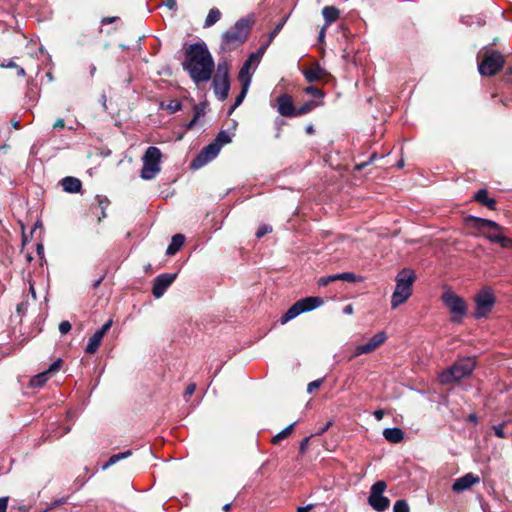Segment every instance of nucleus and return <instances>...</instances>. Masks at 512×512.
Wrapping results in <instances>:
<instances>
[{"mask_svg": "<svg viewBox=\"0 0 512 512\" xmlns=\"http://www.w3.org/2000/svg\"><path fill=\"white\" fill-rule=\"evenodd\" d=\"M191 80L199 85L211 80L215 62L205 42H196L188 46L182 63Z\"/></svg>", "mask_w": 512, "mask_h": 512, "instance_id": "obj_1", "label": "nucleus"}, {"mask_svg": "<svg viewBox=\"0 0 512 512\" xmlns=\"http://www.w3.org/2000/svg\"><path fill=\"white\" fill-rule=\"evenodd\" d=\"M253 21L248 18H240L229 30L221 36L220 49L222 52H230L244 44L250 34Z\"/></svg>", "mask_w": 512, "mask_h": 512, "instance_id": "obj_2", "label": "nucleus"}, {"mask_svg": "<svg viewBox=\"0 0 512 512\" xmlns=\"http://www.w3.org/2000/svg\"><path fill=\"white\" fill-rule=\"evenodd\" d=\"M415 279V272L409 268H404L398 273L396 286L391 297V307L393 309L405 303L412 295V287Z\"/></svg>", "mask_w": 512, "mask_h": 512, "instance_id": "obj_3", "label": "nucleus"}, {"mask_svg": "<svg viewBox=\"0 0 512 512\" xmlns=\"http://www.w3.org/2000/svg\"><path fill=\"white\" fill-rule=\"evenodd\" d=\"M479 57L481 60L478 62V71L482 76H494L504 67L505 58L496 50L483 48Z\"/></svg>", "mask_w": 512, "mask_h": 512, "instance_id": "obj_4", "label": "nucleus"}, {"mask_svg": "<svg viewBox=\"0 0 512 512\" xmlns=\"http://www.w3.org/2000/svg\"><path fill=\"white\" fill-rule=\"evenodd\" d=\"M475 368L473 358L466 357L455 362L450 368L443 371L440 376L442 384H450L468 377Z\"/></svg>", "mask_w": 512, "mask_h": 512, "instance_id": "obj_5", "label": "nucleus"}, {"mask_svg": "<svg viewBox=\"0 0 512 512\" xmlns=\"http://www.w3.org/2000/svg\"><path fill=\"white\" fill-rule=\"evenodd\" d=\"M162 153L159 148L155 146H149L143 157V166L140 172V177L144 180H152L160 172Z\"/></svg>", "mask_w": 512, "mask_h": 512, "instance_id": "obj_6", "label": "nucleus"}, {"mask_svg": "<svg viewBox=\"0 0 512 512\" xmlns=\"http://www.w3.org/2000/svg\"><path fill=\"white\" fill-rule=\"evenodd\" d=\"M323 303V300L320 297H305L298 301H296L280 318L281 324H286L287 322L293 320L300 314L304 312H309L317 307H319Z\"/></svg>", "mask_w": 512, "mask_h": 512, "instance_id": "obj_7", "label": "nucleus"}, {"mask_svg": "<svg viewBox=\"0 0 512 512\" xmlns=\"http://www.w3.org/2000/svg\"><path fill=\"white\" fill-rule=\"evenodd\" d=\"M441 299L444 305L454 315L452 317V321L460 322L467 312L465 301L450 289H447L443 292Z\"/></svg>", "mask_w": 512, "mask_h": 512, "instance_id": "obj_8", "label": "nucleus"}, {"mask_svg": "<svg viewBox=\"0 0 512 512\" xmlns=\"http://www.w3.org/2000/svg\"><path fill=\"white\" fill-rule=\"evenodd\" d=\"M386 487L385 481L382 480L375 482L371 486L368 503L377 512H383L389 508L390 501L387 497L383 496Z\"/></svg>", "mask_w": 512, "mask_h": 512, "instance_id": "obj_9", "label": "nucleus"}, {"mask_svg": "<svg viewBox=\"0 0 512 512\" xmlns=\"http://www.w3.org/2000/svg\"><path fill=\"white\" fill-rule=\"evenodd\" d=\"M474 300L476 304L474 316L477 319L490 313L495 303V297L490 289L481 290Z\"/></svg>", "mask_w": 512, "mask_h": 512, "instance_id": "obj_10", "label": "nucleus"}, {"mask_svg": "<svg viewBox=\"0 0 512 512\" xmlns=\"http://www.w3.org/2000/svg\"><path fill=\"white\" fill-rule=\"evenodd\" d=\"M219 146L214 143L213 141L203 147L201 151L198 153V155L191 161L190 167L191 169H199L215 159L218 154L220 153Z\"/></svg>", "mask_w": 512, "mask_h": 512, "instance_id": "obj_11", "label": "nucleus"}, {"mask_svg": "<svg viewBox=\"0 0 512 512\" xmlns=\"http://www.w3.org/2000/svg\"><path fill=\"white\" fill-rule=\"evenodd\" d=\"M177 277V273H162L155 277L152 287V295L159 299L167 289L172 285Z\"/></svg>", "mask_w": 512, "mask_h": 512, "instance_id": "obj_12", "label": "nucleus"}, {"mask_svg": "<svg viewBox=\"0 0 512 512\" xmlns=\"http://www.w3.org/2000/svg\"><path fill=\"white\" fill-rule=\"evenodd\" d=\"M387 339L386 333L380 331L372 336V338L365 344L358 345L355 348L354 356H360L362 354H368L373 352L376 348L382 345Z\"/></svg>", "mask_w": 512, "mask_h": 512, "instance_id": "obj_13", "label": "nucleus"}, {"mask_svg": "<svg viewBox=\"0 0 512 512\" xmlns=\"http://www.w3.org/2000/svg\"><path fill=\"white\" fill-rule=\"evenodd\" d=\"M277 110L281 116L296 117V107L288 94H281L277 98Z\"/></svg>", "mask_w": 512, "mask_h": 512, "instance_id": "obj_14", "label": "nucleus"}, {"mask_svg": "<svg viewBox=\"0 0 512 512\" xmlns=\"http://www.w3.org/2000/svg\"><path fill=\"white\" fill-rule=\"evenodd\" d=\"M212 88L219 101H225L230 91V79L212 77Z\"/></svg>", "mask_w": 512, "mask_h": 512, "instance_id": "obj_15", "label": "nucleus"}, {"mask_svg": "<svg viewBox=\"0 0 512 512\" xmlns=\"http://www.w3.org/2000/svg\"><path fill=\"white\" fill-rule=\"evenodd\" d=\"M480 478L473 473H467L464 476L456 479L452 485V490L455 492H463L474 484L479 483Z\"/></svg>", "mask_w": 512, "mask_h": 512, "instance_id": "obj_16", "label": "nucleus"}, {"mask_svg": "<svg viewBox=\"0 0 512 512\" xmlns=\"http://www.w3.org/2000/svg\"><path fill=\"white\" fill-rule=\"evenodd\" d=\"M467 220L469 222H472L473 226L480 231H483L485 228H489L494 231L504 232V228L502 226H500L497 222L490 219L481 218L477 216H469Z\"/></svg>", "mask_w": 512, "mask_h": 512, "instance_id": "obj_17", "label": "nucleus"}, {"mask_svg": "<svg viewBox=\"0 0 512 512\" xmlns=\"http://www.w3.org/2000/svg\"><path fill=\"white\" fill-rule=\"evenodd\" d=\"M255 56H256V54H250L249 57L243 63V65L239 71L238 78H239L241 85H244V83L246 81H248V86H250V84H251L252 74L250 73V68L252 65V57H255Z\"/></svg>", "mask_w": 512, "mask_h": 512, "instance_id": "obj_18", "label": "nucleus"}, {"mask_svg": "<svg viewBox=\"0 0 512 512\" xmlns=\"http://www.w3.org/2000/svg\"><path fill=\"white\" fill-rule=\"evenodd\" d=\"M62 187L65 192L77 193L81 190L82 183L76 177L67 176L62 179Z\"/></svg>", "mask_w": 512, "mask_h": 512, "instance_id": "obj_19", "label": "nucleus"}, {"mask_svg": "<svg viewBox=\"0 0 512 512\" xmlns=\"http://www.w3.org/2000/svg\"><path fill=\"white\" fill-rule=\"evenodd\" d=\"M384 438L391 443H400L404 439V432L398 427L385 428L383 431Z\"/></svg>", "mask_w": 512, "mask_h": 512, "instance_id": "obj_20", "label": "nucleus"}, {"mask_svg": "<svg viewBox=\"0 0 512 512\" xmlns=\"http://www.w3.org/2000/svg\"><path fill=\"white\" fill-rule=\"evenodd\" d=\"M474 199L482 204L483 206H486L487 208L494 210L496 208V201L494 198H490L488 196V192L486 189H479L475 195Z\"/></svg>", "mask_w": 512, "mask_h": 512, "instance_id": "obj_21", "label": "nucleus"}, {"mask_svg": "<svg viewBox=\"0 0 512 512\" xmlns=\"http://www.w3.org/2000/svg\"><path fill=\"white\" fill-rule=\"evenodd\" d=\"M184 242H185V236L183 234H175L172 237L171 242L166 249V255L167 256L175 255L181 249Z\"/></svg>", "mask_w": 512, "mask_h": 512, "instance_id": "obj_22", "label": "nucleus"}, {"mask_svg": "<svg viewBox=\"0 0 512 512\" xmlns=\"http://www.w3.org/2000/svg\"><path fill=\"white\" fill-rule=\"evenodd\" d=\"M322 15L325 20V27L330 26L337 21L340 16V11L335 6H325L322 9Z\"/></svg>", "mask_w": 512, "mask_h": 512, "instance_id": "obj_23", "label": "nucleus"}, {"mask_svg": "<svg viewBox=\"0 0 512 512\" xmlns=\"http://www.w3.org/2000/svg\"><path fill=\"white\" fill-rule=\"evenodd\" d=\"M325 74V70L321 68L319 65L310 69H306L303 72L305 79L310 83L320 80V78L323 77Z\"/></svg>", "mask_w": 512, "mask_h": 512, "instance_id": "obj_24", "label": "nucleus"}, {"mask_svg": "<svg viewBox=\"0 0 512 512\" xmlns=\"http://www.w3.org/2000/svg\"><path fill=\"white\" fill-rule=\"evenodd\" d=\"M101 332H95L88 340L87 346L85 348V352L88 354H94L100 347L103 336L100 334Z\"/></svg>", "mask_w": 512, "mask_h": 512, "instance_id": "obj_25", "label": "nucleus"}, {"mask_svg": "<svg viewBox=\"0 0 512 512\" xmlns=\"http://www.w3.org/2000/svg\"><path fill=\"white\" fill-rule=\"evenodd\" d=\"M132 455V450H126L117 454H113L109 457L108 461L103 464L102 470H106L112 465L116 464L120 460L126 459Z\"/></svg>", "mask_w": 512, "mask_h": 512, "instance_id": "obj_26", "label": "nucleus"}, {"mask_svg": "<svg viewBox=\"0 0 512 512\" xmlns=\"http://www.w3.org/2000/svg\"><path fill=\"white\" fill-rule=\"evenodd\" d=\"M249 87L248 86V81H246L244 83V85H241V91L239 92V94L236 96L235 98V101L233 103V105L229 108V111H228V114H232L233 111L242 104V102L244 101L247 93H248V90H249Z\"/></svg>", "mask_w": 512, "mask_h": 512, "instance_id": "obj_27", "label": "nucleus"}, {"mask_svg": "<svg viewBox=\"0 0 512 512\" xmlns=\"http://www.w3.org/2000/svg\"><path fill=\"white\" fill-rule=\"evenodd\" d=\"M50 378V375L48 372L43 371L38 373L37 375H34L30 380V386L32 388H39L42 387Z\"/></svg>", "mask_w": 512, "mask_h": 512, "instance_id": "obj_28", "label": "nucleus"}, {"mask_svg": "<svg viewBox=\"0 0 512 512\" xmlns=\"http://www.w3.org/2000/svg\"><path fill=\"white\" fill-rule=\"evenodd\" d=\"M221 18V12L218 8H211L204 22V27L208 28L217 23Z\"/></svg>", "mask_w": 512, "mask_h": 512, "instance_id": "obj_29", "label": "nucleus"}, {"mask_svg": "<svg viewBox=\"0 0 512 512\" xmlns=\"http://www.w3.org/2000/svg\"><path fill=\"white\" fill-rule=\"evenodd\" d=\"M233 134L229 133L226 130H221L213 140L214 143H216L219 148L221 149L224 145L229 144L232 142Z\"/></svg>", "mask_w": 512, "mask_h": 512, "instance_id": "obj_30", "label": "nucleus"}, {"mask_svg": "<svg viewBox=\"0 0 512 512\" xmlns=\"http://www.w3.org/2000/svg\"><path fill=\"white\" fill-rule=\"evenodd\" d=\"M213 77L230 79L229 66L226 61L217 64L216 72Z\"/></svg>", "mask_w": 512, "mask_h": 512, "instance_id": "obj_31", "label": "nucleus"}, {"mask_svg": "<svg viewBox=\"0 0 512 512\" xmlns=\"http://www.w3.org/2000/svg\"><path fill=\"white\" fill-rule=\"evenodd\" d=\"M161 109H166L169 111V113L174 114L182 109V103L179 100H171L168 103L161 102L160 103Z\"/></svg>", "mask_w": 512, "mask_h": 512, "instance_id": "obj_32", "label": "nucleus"}, {"mask_svg": "<svg viewBox=\"0 0 512 512\" xmlns=\"http://www.w3.org/2000/svg\"><path fill=\"white\" fill-rule=\"evenodd\" d=\"M298 421H295L293 422L292 424L288 425L286 428H284L283 430H281L279 433H277L273 439H272V442L274 444H278L279 442H281L284 438H286L289 434H291L294 426L297 424Z\"/></svg>", "mask_w": 512, "mask_h": 512, "instance_id": "obj_33", "label": "nucleus"}, {"mask_svg": "<svg viewBox=\"0 0 512 512\" xmlns=\"http://www.w3.org/2000/svg\"><path fill=\"white\" fill-rule=\"evenodd\" d=\"M317 103L313 100H309L296 108V116L304 115L312 111L316 107Z\"/></svg>", "mask_w": 512, "mask_h": 512, "instance_id": "obj_34", "label": "nucleus"}, {"mask_svg": "<svg viewBox=\"0 0 512 512\" xmlns=\"http://www.w3.org/2000/svg\"><path fill=\"white\" fill-rule=\"evenodd\" d=\"M206 106L207 104L205 102H200L198 104H195L193 107V118L199 121L200 118H202L205 115L206 112Z\"/></svg>", "mask_w": 512, "mask_h": 512, "instance_id": "obj_35", "label": "nucleus"}, {"mask_svg": "<svg viewBox=\"0 0 512 512\" xmlns=\"http://www.w3.org/2000/svg\"><path fill=\"white\" fill-rule=\"evenodd\" d=\"M337 277H338V280H344V281H347L350 283H354V282L361 280L360 277H358L356 274H354L352 272L339 273V274H337Z\"/></svg>", "mask_w": 512, "mask_h": 512, "instance_id": "obj_36", "label": "nucleus"}, {"mask_svg": "<svg viewBox=\"0 0 512 512\" xmlns=\"http://www.w3.org/2000/svg\"><path fill=\"white\" fill-rule=\"evenodd\" d=\"M409 505L406 500H397L393 506V512H409Z\"/></svg>", "mask_w": 512, "mask_h": 512, "instance_id": "obj_37", "label": "nucleus"}, {"mask_svg": "<svg viewBox=\"0 0 512 512\" xmlns=\"http://www.w3.org/2000/svg\"><path fill=\"white\" fill-rule=\"evenodd\" d=\"M96 199H97L99 207L101 208V216L99 217V220H101V218L106 217L105 209L109 205V200L106 197H101L99 195L96 197Z\"/></svg>", "mask_w": 512, "mask_h": 512, "instance_id": "obj_38", "label": "nucleus"}, {"mask_svg": "<svg viewBox=\"0 0 512 512\" xmlns=\"http://www.w3.org/2000/svg\"><path fill=\"white\" fill-rule=\"evenodd\" d=\"M305 92L309 95H312L317 98H323L324 94L323 92L316 86L311 85L305 88Z\"/></svg>", "mask_w": 512, "mask_h": 512, "instance_id": "obj_39", "label": "nucleus"}, {"mask_svg": "<svg viewBox=\"0 0 512 512\" xmlns=\"http://www.w3.org/2000/svg\"><path fill=\"white\" fill-rule=\"evenodd\" d=\"M496 243L499 244L502 248H512V239L506 237L504 234L498 239H496Z\"/></svg>", "mask_w": 512, "mask_h": 512, "instance_id": "obj_40", "label": "nucleus"}, {"mask_svg": "<svg viewBox=\"0 0 512 512\" xmlns=\"http://www.w3.org/2000/svg\"><path fill=\"white\" fill-rule=\"evenodd\" d=\"M504 425H505V422L503 423H499L497 425H493L492 428H493V431H494V434L499 437V438H507V435L506 433L504 432Z\"/></svg>", "mask_w": 512, "mask_h": 512, "instance_id": "obj_41", "label": "nucleus"}, {"mask_svg": "<svg viewBox=\"0 0 512 512\" xmlns=\"http://www.w3.org/2000/svg\"><path fill=\"white\" fill-rule=\"evenodd\" d=\"M334 281H338L337 274L319 278L318 285L319 286H327L328 284H330L331 282H334Z\"/></svg>", "mask_w": 512, "mask_h": 512, "instance_id": "obj_42", "label": "nucleus"}, {"mask_svg": "<svg viewBox=\"0 0 512 512\" xmlns=\"http://www.w3.org/2000/svg\"><path fill=\"white\" fill-rule=\"evenodd\" d=\"M287 21V17L283 18L275 27L274 29L269 33V40L271 41L274 37L278 35V33L282 30L284 24Z\"/></svg>", "mask_w": 512, "mask_h": 512, "instance_id": "obj_43", "label": "nucleus"}, {"mask_svg": "<svg viewBox=\"0 0 512 512\" xmlns=\"http://www.w3.org/2000/svg\"><path fill=\"white\" fill-rule=\"evenodd\" d=\"M270 232H272V227L270 225H267V224L261 225L256 231V237L258 239H260Z\"/></svg>", "mask_w": 512, "mask_h": 512, "instance_id": "obj_44", "label": "nucleus"}, {"mask_svg": "<svg viewBox=\"0 0 512 512\" xmlns=\"http://www.w3.org/2000/svg\"><path fill=\"white\" fill-rule=\"evenodd\" d=\"M377 158H378V153L374 152V153L371 154V156L369 157V160L367 162L356 164L355 169L360 171L363 168H365L367 165H369L372 162H374Z\"/></svg>", "mask_w": 512, "mask_h": 512, "instance_id": "obj_45", "label": "nucleus"}, {"mask_svg": "<svg viewBox=\"0 0 512 512\" xmlns=\"http://www.w3.org/2000/svg\"><path fill=\"white\" fill-rule=\"evenodd\" d=\"M62 365V359L58 358L56 361H54L52 364H50L49 368L45 371L48 372L49 375L52 373L58 371Z\"/></svg>", "mask_w": 512, "mask_h": 512, "instance_id": "obj_46", "label": "nucleus"}, {"mask_svg": "<svg viewBox=\"0 0 512 512\" xmlns=\"http://www.w3.org/2000/svg\"><path fill=\"white\" fill-rule=\"evenodd\" d=\"M322 383H323V379H317V380L310 382L307 386V392L312 393L314 390L320 388Z\"/></svg>", "mask_w": 512, "mask_h": 512, "instance_id": "obj_47", "label": "nucleus"}, {"mask_svg": "<svg viewBox=\"0 0 512 512\" xmlns=\"http://www.w3.org/2000/svg\"><path fill=\"white\" fill-rule=\"evenodd\" d=\"M72 326H71V323L69 321H62L60 324H59V332L62 334V335H65L67 334L70 330H71Z\"/></svg>", "mask_w": 512, "mask_h": 512, "instance_id": "obj_48", "label": "nucleus"}, {"mask_svg": "<svg viewBox=\"0 0 512 512\" xmlns=\"http://www.w3.org/2000/svg\"><path fill=\"white\" fill-rule=\"evenodd\" d=\"M313 435L311 436H308V437H305L301 440L300 442V445H299V451L300 453L304 454L308 448V445H309V441H310V438L312 437Z\"/></svg>", "mask_w": 512, "mask_h": 512, "instance_id": "obj_49", "label": "nucleus"}, {"mask_svg": "<svg viewBox=\"0 0 512 512\" xmlns=\"http://www.w3.org/2000/svg\"><path fill=\"white\" fill-rule=\"evenodd\" d=\"M503 232L495 231L493 233H488L485 235L486 239L492 243H496V239L502 236Z\"/></svg>", "mask_w": 512, "mask_h": 512, "instance_id": "obj_50", "label": "nucleus"}, {"mask_svg": "<svg viewBox=\"0 0 512 512\" xmlns=\"http://www.w3.org/2000/svg\"><path fill=\"white\" fill-rule=\"evenodd\" d=\"M113 324L112 319H109L107 322H105L100 329L97 330V332H101L100 334L104 337L105 334L109 331Z\"/></svg>", "mask_w": 512, "mask_h": 512, "instance_id": "obj_51", "label": "nucleus"}, {"mask_svg": "<svg viewBox=\"0 0 512 512\" xmlns=\"http://www.w3.org/2000/svg\"><path fill=\"white\" fill-rule=\"evenodd\" d=\"M333 424V421H328L324 426L320 427L313 436H321L323 435Z\"/></svg>", "mask_w": 512, "mask_h": 512, "instance_id": "obj_52", "label": "nucleus"}, {"mask_svg": "<svg viewBox=\"0 0 512 512\" xmlns=\"http://www.w3.org/2000/svg\"><path fill=\"white\" fill-rule=\"evenodd\" d=\"M8 502V496L0 497V512H7Z\"/></svg>", "mask_w": 512, "mask_h": 512, "instance_id": "obj_53", "label": "nucleus"}, {"mask_svg": "<svg viewBox=\"0 0 512 512\" xmlns=\"http://www.w3.org/2000/svg\"><path fill=\"white\" fill-rule=\"evenodd\" d=\"M195 389H196V385L194 383H191L187 386L186 390H185V393H184V397L186 398V400L193 395V393L195 392Z\"/></svg>", "mask_w": 512, "mask_h": 512, "instance_id": "obj_54", "label": "nucleus"}, {"mask_svg": "<svg viewBox=\"0 0 512 512\" xmlns=\"http://www.w3.org/2000/svg\"><path fill=\"white\" fill-rule=\"evenodd\" d=\"M163 5H165L171 11L177 10V0H165Z\"/></svg>", "mask_w": 512, "mask_h": 512, "instance_id": "obj_55", "label": "nucleus"}, {"mask_svg": "<svg viewBox=\"0 0 512 512\" xmlns=\"http://www.w3.org/2000/svg\"><path fill=\"white\" fill-rule=\"evenodd\" d=\"M284 124H285V122H284V120H282V119H276V120H275V126H276V130H277V133H276V135H275V138H279V137H280L281 127H282V125H284Z\"/></svg>", "mask_w": 512, "mask_h": 512, "instance_id": "obj_56", "label": "nucleus"}, {"mask_svg": "<svg viewBox=\"0 0 512 512\" xmlns=\"http://www.w3.org/2000/svg\"><path fill=\"white\" fill-rule=\"evenodd\" d=\"M118 20V17H115V16H112V17H104L101 19V24L102 25H108V24H112L114 23L115 21Z\"/></svg>", "mask_w": 512, "mask_h": 512, "instance_id": "obj_57", "label": "nucleus"}, {"mask_svg": "<svg viewBox=\"0 0 512 512\" xmlns=\"http://www.w3.org/2000/svg\"><path fill=\"white\" fill-rule=\"evenodd\" d=\"M66 501H67L66 498L57 499V500H55L54 502L51 503L50 509L55 508L57 506H60L62 504H65Z\"/></svg>", "mask_w": 512, "mask_h": 512, "instance_id": "obj_58", "label": "nucleus"}, {"mask_svg": "<svg viewBox=\"0 0 512 512\" xmlns=\"http://www.w3.org/2000/svg\"><path fill=\"white\" fill-rule=\"evenodd\" d=\"M36 252H37V255L40 258L44 257V246H43L42 243H37V245H36Z\"/></svg>", "mask_w": 512, "mask_h": 512, "instance_id": "obj_59", "label": "nucleus"}, {"mask_svg": "<svg viewBox=\"0 0 512 512\" xmlns=\"http://www.w3.org/2000/svg\"><path fill=\"white\" fill-rule=\"evenodd\" d=\"M64 126H65L64 119L59 118L55 121L53 128L54 129H62V128H64Z\"/></svg>", "mask_w": 512, "mask_h": 512, "instance_id": "obj_60", "label": "nucleus"}, {"mask_svg": "<svg viewBox=\"0 0 512 512\" xmlns=\"http://www.w3.org/2000/svg\"><path fill=\"white\" fill-rule=\"evenodd\" d=\"M198 123V120L195 118H192L188 123H186L185 127L187 130H192L196 124Z\"/></svg>", "mask_w": 512, "mask_h": 512, "instance_id": "obj_61", "label": "nucleus"}, {"mask_svg": "<svg viewBox=\"0 0 512 512\" xmlns=\"http://www.w3.org/2000/svg\"><path fill=\"white\" fill-rule=\"evenodd\" d=\"M2 68H15L18 66L13 60H9L7 63H2L0 65Z\"/></svg>", "mask_w": 512, "mask_h": 512, "instance_id": "obj_62", "label": "nucleus"}, {"mask_svg": "<svg viewBox=\"0 0 512 512\" xmlns=\"http://www.w3.org/2000/svg\"><path fill=\"white\" fill-rule=\"evenodd\" d=\"M384 414L385 413L382 409L375 410L373 413L375 419H377V420H382L384 417Z\"/></svg>", "mask_w": 512, "mask_h": 512, "instance_id": "obj_63", "label": "nucleus"}, {"mask_svg": "<svg viewBox=\"0 0 512 512\" xmlns=\"http://www.w3.org/2000/svg\"><path fill=\"white\" fill-rule=\"evenodd\" d=\"M314 507L313 504H308L306 506L298 507L297 512H309Z\"/></svg>", "mask_w": 512, "mask_h": 512, "instance_id": "obj_64", "label": "nucleus"}]
</instances>
